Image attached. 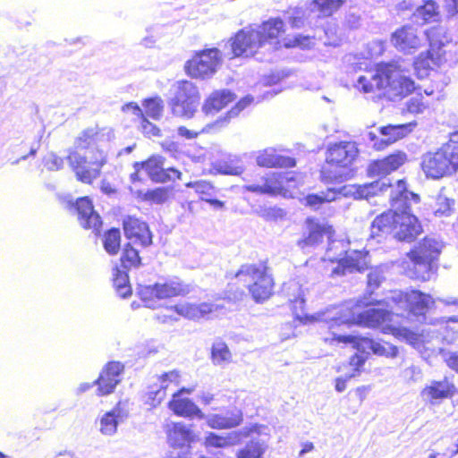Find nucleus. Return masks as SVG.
<instances>
[{"instance_id": "obj_64", "label": "nucleus", "mask_w": 458, "mask_h": 458, "mask_svg": "<svg viewBox=\"0 0 458 458\" xmlns=\"http://www.w3.org/2000/svg\"><path fill=\"white\" fill-rule=\"evenodd\" d=\"M123 111L127 112V113H132L133 114H135L139 117L143 115V113H142V110L140 109V107L133 102L124 105L123 106Z\"/></svg>"}, {"instance_id": "obj_59", "label": "nucleus", "mask_w": 458, "mask_h": 458, "mask_svg": "<svg viewBox=\"0 0 458 458\" xmlns=\"http://www.w3.org/2000/svg\"><path fill=\"white\" fill-rule=\"evenodd\" d=\"M146 199L156 203H163L167 199V191L164 188H157L146 192Z\"/></svg>"}, {"instance_id": "obj_53", "label": "nucleus", "mask_w": 458, "mask_h": 458, "mask_svg": "<svg viewBox=\"0 0 458 458\" xmlns=\"http://www.w3.org/2000/svg\"><path fill=\"white\" fill-rule=\"evenodd\" d=\"M307 11H304L302 8L296 7L293 9H290L286 13H291L292 15L288 17L289 22L293 28H301L305 24V20L303 18V13H306ZM309 13V10H308Z\"/></svg>"}, {"instance_id": "obj_10", "label": "nucleus", "mask_w": 458, "mask_h": 458, "mask_svg": "<svg viewBox=\"0 0 458 458\" xmlns=\"http://www.w3.org/2000/svg\"><path fill=\"white\" fill-rule=\"evenodd\" d=\"M191 291L190 284L183 283L178 277H173L154 284L140 285L139 294L146 307L156 309L159 300L185 296Z\"/></svg>"}, {"instance_id": "obj_21", "label": "nucleus", "mask_w": 458, "mask_h": 458, "mask_svg": "<svg viewBox=\"0 0 458 458\" xmlns=\"http://www.w3.org/2000/svg\"><path fill=\"white\" fill-rule=\"evenodd\" d=\"M128 417L126 404L119 402L111 411L106 412L99 420V430L105 436H113L117 427Z\"/></svg>"}, {"instance_id": "obj_35", "label": "nucleus", "mask_w": 458, "mask_h": 458, "mask_svg": "<svg viewBox=\"0 0 458 458\" xmlns=\"http://www.w3.org/2000/svg\"><path fill=\"white\" fill-rule=\"evenodd\" d=\"M422 233V225L414 214L403 215V242H413Z\"/></svg>"}, {"instance_id": "obj_5", "label": "nucleus", "mask_w": 458, "mask_h": 458, "mask_svg": "<svg viewBox=\"0 0 458 458\" xmlns=\"http://www.w3.org/2000/svg\"><path fill=\"white\" fill-rule=\"evenodd\" d=\"M443 246L437 238L426 236L406 253V261L403 264L405 276L423 282L430 280L437 270V261Z\"/></svg>"}, {"instance_id": "obj_17", "label": "nucleus", "mask_w": 458, "mask_h": 458, "mask_svg": "<svg viewBox=\"0 0 458 458\" xmlns=\"http://www.w3.org/2000/svg\"><path fill=\"white\" fill-rule=\"evenodd\" d=\"M408 319L419 323L426 321V313L434 303L432 298L420 291L411 290L405 293Z\"/></svg>"}, {"instance_id": "obj_7", "label": "nucleus", "mask_w": 458, "mask_h": 458, "mask_svg": "<svg viewBox=\"0 0 458 458\" xmlns=\"http://www.w3.org/2000/svg\"><path fill=\"white\" fill-rule=\"evenodd\" d=\"M200 93L191 81L181 80L172 84L169 89L167 105L173 115L191 119L198 111Z\"/></svg>"}, {"instance_id": "obj_12", "label": "nucleus", "mask_w": 458, "mask_h": 458, "mask_svg": "<svg viewBox=\"0 0 458 458\" xmlns=\"http://www.w3.org/2000/svg\"><path fill=\"white\" fill-rule=\"evenodd\" d=\"M222 64L221 51L216 47L196 53L185 64L191 78L207 79L213 76Z\"/></svg>"}, {"instance_id": "obj_56", "label": "nucleus", "mask_w": 458, "mask_h": 458, "mask_svg": "<svg viewBox=\"0 0 458 458\" xmlns=\"http://www.w3.org/2000/svg\"><path fill=\"white\" fill-rule=\"evenodd\" d=\"M259 216L266 220H277L284 216L285 213L282 208L276 207L264 208L259 212Z\"/></svg>"}, {"instance_id": "obj_50", "label": "nucleus", "mask_w": 458, "mask_h": 458, "mask_svg": "<svg viewBox=\"0 0 458 458\" xmlns=\"http://www.w3.org/2000/svg\"><path fill=\"white\" fill-rule=\"evenodd\" d=\"M186 187L192 188L201 197H212L215 192L214 186L207 181H196L186 183Z\"/></svg>"}, {"instance_id": "obj_20", "label": "nucleus", "mask_w": 458, "mask_h": 458, "mask_svg": "<svg viewBox=\"0 0 458 458\" xmlns=\"http://www.w3.org/2000/svg\"><path fill=\"white\" fill-rule=\"evenodd\" d=\"M123 230L131 243L148 247L152 244L148 225L140 219L129 216L123 221Z\"/></svg>"}, {"instance_id": "obj_44", "label": "nucleus", "mask_w": 458, "mask_h": 458, "mask_svg": "<svg viewBox=\"0 0 458 458\" xmlns=\"http://www.w3.org/2000/svg\"><path fill=\"white\" fill-rule=\"evenodd\" d=\"M212 360L216 365L229 363L232 360V354L228 346L224 342H216L212 346Z\"/></svg>"}, {"instance_id": "obj_24", "label": "nucleus", "mask_w": 458, "mask_h": 458, "mask_svg": "<svg viewBox=\"0 0 458 458\" xmlns=\"http://www.w3.org/2000/svg\"><path fill=\"white\" fill-rule=\"evenodd\" d=\"M195 439V434L191 427L183 423H172L167 429L168 444L174 448L189 446Z\"/></svg>"}, {"instance_id": "obj_1", "label": "nucleus", "mask_w": 458, "mask_h": 458, "mask_svg": "<svg viewBox=\"0 0 458 458\" xmlns=\"http://www.w3.org/2000/svg\"><path fill=\"white\" fill-rule=\"evenodd\" d=\"M392 313L380 308H370L356 314L349 306H333L311 316L312 321L322 324L321 327L328 329V336L324 337L325 342L352 344L354 348L364 353L372 352L377 355H396L398 349L389 344L386 345L368 337H359L352 335H345V329L357 324L367 327H377L383 326L386 334H391L395 337L401 336V328L387 325L391 320Z\"/></svg>"}, {"instance_id": "obj_25", "label": "nucleus", "mask_w": 458, "mask_h": 458, "mask_svg": "<svg viewBox=\"0 0 458 458\" xmlns=\"http://www.w3.org/2000/svg\"><path fill=\"white\" fill-rule=\"evenodd\" d=\"M326 229L325 225L312 218H307L306 232L303 233V237L297 242L298 246L304 250L309 247L318 245L322 242Z\"/></svg>"}, {"instance_id": "obj_47", "label": "nucleus", "mask_w": 458, "mask_h": 458, "mask_svg": "<svg viewBox=\"0 0 458 458\" xmlns=\"http://www.w3.org/2000/svg\"><path fill=\"white\" fill-rule=\"evenodd\" d=\"M133 243L129 242L124 250L121 258L122 266L123 268L137 267L140 265V258L139 251L132 246Z\"/></svg>"}, {"instance_id": "obj_16", "label": "nucleus", "mask_w": 458, "mask_h": 458, "mask_svg": "<svg viewBox=\"0 0 458 458\" xmlns=\"http://www.w3.org/2000/svg\"><path fill=\"white\" fill-rule=\"evenodd\" d=\"M290 175V173H268L261 178L259 182L247 184L244 189L258 194L277 195L284 189V183L293 179Z\"/></svg>"}, {"instance_id": "obj_61", "label": "nucleus", "mask_w": 458, "mask_h": 458, "mask_svg": "<svg viewBox=\"0 0 458 458\" xmlns=\"http://www.w3.org/2000/svg\"><path fill=\"white\" fill-rule=\"evenodd\" d=\"M383 279H384V276L380 271H378V270L371 271L368 275L369 287L371 288L372 290L377 288L380 285Z\"/></svg>"}, {"instance_id": "obj_43", "label": "nucleus", "mask_w": 458, "mask_h": 458, "mask_svg": "<svg viewBox=\"0 0 458 458\" xmlns=\"http://www.w3.org/2000/svg\"><path fill=\"white\" fill-rule=\"evenodd\" d=\"M114 286L116 293L122 298H127L131 294V287L129 284V276L125 271L119 269L115 270L114 274Z\"/></svg>"}, {"instance_id": "obj_3", "label": "nucleus", "mask_w": 458, "mask_h": 458, "mask_svg": "<svg viewBox=\"0 0 458 458\" xmlns=\"http://www.w3.org/2000/svg\"><path fill=\"white\" fill-rule=\"evenodd\" d=\"M284 32V21L279 18L245 27L231 38L232 54L234 57H250L261 48L278 49L281 46L278 38Z\"/></svg>"}, {"instance_id": "obj_58", "label": "nucleus", "mask_w": 458, "mask_h": 458, "mask_svg": "<svg viewBox=\"0 0 458 458\" xmlns=\"http://www.w3.org/2000/svg\"><path fill=\"white\" fill-rule=\"evenodd\" d=\"M213 167L216 172L224 174H238L242 172L241 167L233 166L222 161L215 162Z\"/></svg>"}, {"instance_id": "obj_49", "label": "nucleus", "mask_w": 458, "mask_h": 458, "mask_svg": "<svg viewBox=\"0 0 458 458\" xmlns=\"http://www.w3.org/2000/svg\"><path fill=\"white\" fill-rule=\"evenodd\" d=\"M265 447L258 442H250L238 454V458H263Z\"/></svg>"}, {"instance_id": "obj_18", "label": "nucleus", "mask_w": 458, "mask_h": 458, "mask_svg": "<svg viewBox=\"0 0 458 458\" xmlns=\"http://www.w3.org/2000/svg\"><path fill=\"white\" fill-rule=\"evenodd\" d=\"M357 155L358 148L354 142L340 141L328 147L326 160L328 164L346 167L353 162Z\"/></svg>"}, {"instance_id": "obj_19", "label": "nucleus", "mask_w": 458, "mask_h": 458, "mask_svg": "<svg viewBox=\"0 0 458 458\" xmlns=\"http://www.w3.org/2000/svg\"><path fill=\"white\" fill-rule=\"evenodd\" d=\"M72 208L78 215V220L81 225L85 229H92L98 233L102 225L100 216L94 210L91 200L88 197H83L72 204Z\"/></svg>"}, {"instance_id": "obj_54", "label": "nucleus", "mask_w": 458, "mask_h": 458, "mask_svg": "<svg viewBox=\"0 0 458 458\" xmlns=\"http://www.w3.org/2000/svg\"><path fill=\"white\" fill-rule=\"evenodd\" d=\"M289 289H293V291L298 292L297 295L289 296V301L293 303L294 311L296 312L298 309L302 310L305 301L299 284L296 282H292L289 285Z\"/></svg>"}, {"instance_id": "obj_29", "label": "nucleus", "mask_w": 458, "mask_h": 458, "mask_svg": "<svg viewBox=\"0 0 458 458\" xmlns=\"http://www.w3.org/2000/svg\"><path fill=\"white\" fill-rule=\"evenodd\" d=\"M234 97V94L229 89L215 90L205 100L202 106V111L206 114L217 113L233 101Z\"/></svg>"}, {"instance_id": "obj_45", "label": "nucleus", "mask_w": 458, "mask_h": 458, "mask_svg": "<svg viewBox=\"0 0 458 458\" xmlns=\"http://www.w3.org/2000/svg\"><path fill=\"white\" fill-rule=\"evenodd\" d=\"M121 233L119 229L112 228L104 235V248L110 255L116 254L120 250Z\"/></svg>"}, {"instance_id": "obj_11", "label": "nucleus", "mask_w": 458, "mask_h": 458, "mask_svg": "<svg viewBox=\"0 0 458 458\" xmlns=\"http://www.w3.org/2000/svg\"><path fill=\"white\" fill-rule=\"evenodd\" d=\"M339 246L344 247V243L332 242L326 253V259L332 262L337 261L336 267L332 269V276H344L347 272L352 273L365 269L367 267V252L356 250H342L337 256H335L333 250Z\"/></svg>"}, {"instance_id": "obj_2", "label": "nucleus", "mask_w": 458, "mask_h": 458, "mask_svg": "<svg viewBox=\"0 0 458 458\" xmlns=\"http://www.w3.org/2000/svg\"><path fill=\"white\" fill-rule=\"evenodd\" d=\"M111 131L98 126L84 130L75 141V149L70 151L67 160L79 181L84 183L98 177L106 156L100 144L108 141Z\"/></svg>"}, {"instance_id": "obj_60", "label": "nucleus", "mask_w": 458, "mask_h": 458, "mask_svg": "<svg viewBox=\"0 0 458 458\" xmlns=\"http://www.w3.org/2000/svg\"><path fill=\"white\" fill-rule=\"evenodd\" d=\"M407 106V113L411 114H419L423 111L425 108L424 105L422 104L420 97H412L410 98V100L406 103Z\"/></svg>"}, {"instance_id": "obj_52", "label": "nucleus", "mask_w": 458, "mask_h": 458, "mask_svg": "<svg viewBox=\"0 0 458 458\" xmlns=\"http://www.w3.org/2000/svg\"><path fill=\"white\" fill-rule=\"evenodd\" d=\"M385 51V43L382 40L375 39L367 44L365 57L375 58L381 55Z\"/></svg>"}, {"instance_id": "obj_9", "label": "nucleus", "mask_w": 458, "mask_h": 458, "mask_svg": "<svg viewBox=\"0 0 458 458\" xmlns=\"http://www.w3.org/2000/svg\"><path fill=\"white\" fill-rule=\"evenodd\" d=\"M235 277L248 287L253 300L257 302L264 301L272 293L273 279L267 274L265 267L243 265L236 273Z\"/></svg>"}, {"instance_id": "obj_15", "label": "nucleus", "mask_w": 458, "mask_h": 458, "mask_svg": "<svg viewBox=\"0 0 458 458\" xmlns=\"http://www.w3.org/2000/svg\"><path fill=\"white\" fill-rule=\"evenodd\" d=\"M140 166L148 176L156 182H166L181 178V172L174 167H164V160L160 156H153L146 162L135 163L134 168Z\"/></svg>"}, {"instance_id": "obj_8", "label": "nucleus", "mask_w": 458, "mask_h": 458, "mask_svg": "<svg viewBox=\"0 0 458 458\" xmlns=\"http://www.w3.org/2000/svg\"><path fill=\"white\" fill-rule=\"evenodd\" d=\"M356 87L365 93L375 89H387L394 96L401 95V68L397 62L384 63L377 66L375 73L360 76Z\"/></svg>"}, {"instance_id": "obj_48", "label": "nucleus", "mask_w": 458, "mask_h": 458, "mask_svg": "<svg viewBox=\"0 0 458 458\" xmlns=\"http://www.w3.org/2000/svg\"><path fill=\"white\" fill-rule=\"evenodd\" d=\"M420 44V40L417 35L415 29L403 26V54L407 55L406 48H417Z\"/></svg>"}, {"instance_id": "obj_32", "label": "nucleus", "mask_w": 458, "mask_h": 458, "mask_svg": "<svg viewBox=\"0 0 458 458\" xmlns=\"http://www.w3.org/2000/svg\"><path fill=\"white\" fill-rule=\"evenodd\" d=\"M180 374L177 370L165 372L157 377L159 388L148 392V398L151 399V405H158L165 397V390L170 383L179 384Z\"/></svg>"}, {"instance_id": "obj_37", "label": "nucleus", "mask_w": 458, "mask_h": 458, "mask_svg": "<svg viewBox=\"0 0 458 458\" xmlns=\"http://www.w3.org/2000/svg\"><path fill=\"white\" fill-rule=\"evenodd\" d=\"M240 440V435L237 432H231L225 436H219L209 432L205 437L206 447L224 448L233 445Z\"/></svg>"}, {"instance_id": "obj_22", "label": "nucleus", "mask_w": 458, "mask_h": 458, "mask_svg": "<svg viewBox=\"0 0 458 458\" xmlns=\"http://www.w3.org/2000/svg\"><path fill=\"white\" fill-rule=\"evenodd\" d=\"M191 393V390L182 388L177 393L173 394V399L169 402L168 406L175 414L187 418H199L203 419L205 415L200 409L190 399L182 398L180 394L182 393Z\"/></svg>"}, {"instance_id": "obj_46", "label": "nucleus", "mask_w": 458, "mask_h": 458, "mask_svg": "<svg viewBox=\"0 0 458 458\" xmlns=\"http://www.w3.org/2000/svg\"><path fill=\"white\" fill-rule=\"evenodd\" d=\"M142 105L147 115L155 120L161 118L164 111V101L160 97L156 96L147 98L143 101Z\"/></svg>"}, {"instance_id": "obj_40", "label": "nucleus", "mask_w": 458, "mask_h": 458, "mask_svg": "<svg viewBox=\"0 0 458 458\" xmlns=\"http://www.w3.org/2000/svg\"><path fill=\"white\" fill-rule=\"evenodd\" d=\"M420 195L408 190L404 180H403V215L413 214L420 209Z\"/></svg>"}, {"instance_id": "obj_57", "label": "nucleus", "mask_w": 458, "mask_h": 458, "mask_svg": "<svg viewBox=\"0 0 458 458\" xmlns=\"http://www.w3.org/2000/svg\"><path fill=\"white\" fill-rule=\"evenodd\" d=\"M140 118L141 120L139 128L144 135L147 137L159 135L160 130L155 124L144 118L143 115L140 116Z\"/></svg>"}, {"instance_id": "obj_38", "label": "nucleus", "mask_w": 458, "mask_h": 458, "mask_svg": "<svg viewBox=\"0 0 458 458\" xmlns=\"http://www.w3.org/2000/svg\"><path fill=\"white\" fill-rule=\"evenodd\" d=\"M388 185H386V182L376 181L371 183H367L363 185H359L355 191L352 192L355 198L357 199H369L371 196L377 195V192L383 191L386 188H387ZM352 193L351 191H347L346 189L342 191L341 194L343 195H348Z\"/></svg>"}, {"instance_id": "obj_4", "label": "nucleus", "mask_w": 458, "mask_h": 458, "mask_svg": "<svg viewBox=\"0 0 458 458\" xmlns=\"http://www.w3.org/2000/svg\"><path fill=\"white\" fill-rule=\"evenodd\" d=\"M427 35L429 50L426 55L420 54L413 62L414 72L419 79L426 78L434 67L445 64L453 66L458 63L454 47L443 28L431 29Z\"/></svg>"}, {"instance_id": "obj_28", "label": "nucleus", "mask_w": 458, "mask_h": 458, "mask_svg": "<svg viewBox=\"0 0 458 458\" xmlns=\"http://www.w3.org/2000/svg\"><path fill=\"white\" fill-rule=\"evenodd\" d=\"M207 424L216 429L232 428L242 421V413L238 409L227 411L225 414H212L206 417Z\"/></svg>"}, {"instance_id": "obj_55", "label": "nucleus", "mask_w": 458, "mask_h": 458, "mask_svg": "<svg viewBox=\"0 0 458 458\" xmlns=\"http://www.w3.org/2000/svg\"><path fill=\"white\" fill-rule=\"evenodd\" d=\"M44 165L49 171H58L64 166V159L55 153H49L44 157Z\"/></svg>"}, {"instance_id": "obj_36", "label": "nucleus", "mask_w": 458, "mask_h": 458, "mask_svg": "<svg viewBox=\"0 0 458 458\" xmlns=\"http://www.w3.org/2000/svg\"><path fill=\"white\" fill-rule=\"evenodd\" d=\"M253 101V98L250 96H247L242 98L234 107H233L230 111L227 112V114L218 118L215 123L208 124L204 129L203 131H209L211 129H221L222 127L225 126L229 120L233 117L237 116L241 111H242L245 107H247L251 102Z\"/></svg>"}, {"instance_id": "obj_23", "label": "nucleus", "mask_w": 458, "mask_h": 458, "mask_svg": "<svg viewBox=\"0 0 458 458\" xmlns=\"http://www.w3.org/2000/svg\"><path fill=\"white\" fill-rule=\"evenodd\" d=\"M379 132L381 137L373 131H369L366 135L369 143L377 150H382L401 139V125L383 126Z\"/></svg>"}, {"instance_id": "obj_6", "label": "nucleus", "mask_w": 458, "mask_h": 458, "mask_svg": "<svg viewBox=\"0 0 458 458\" xmlns=\"http://www.w3.org/2000/svg\"><path fill=\"white\" fill-rule=\"evenodd\" d=\"M421 165L427 176L434 179L454 173L458 169V131L437 152L426 154Z\"/></svg>"}, {"instance_id": "obj_27", "label": "nucleus", "mask_w": 458, "mask_h": 458, "mask_svg": "<svg viewBox=\"0 0 458 458\" xmlns=\"http://www.w3.org/2000/svg\"><path fill=\"white\" fill-rule=\"evenodd\" d=\"M213 304L208 302H202L199 304L182 302L169 307V310H174L179 316L187 319H199L205 318L207 315L213 311Z\"/></svg>"}, {"instance_id": "obj_63", "label": "nucleus", "mask_w": 458, "mask_h": 458, "mask_svg": "<svg viewBox=\"0 0 458 458\" xmlns=\"http://www.w3.org/2000/svg\"><path fill=\"white\" fill-rule=\"evenodd\" d=\"M445 361L449 368L458 372V351L450 352Z\"/></svg>"}, {"instance_id": "obj_34", "label": "nucleus", "mask_w": 458, "mask_h": 458, "mask_svg": "<svg viewBox=\"0 0 458 458\" xmlns=\"http://www.w3.org/2000/svg\"><path fill=\"white\" fill-rule=\"evenodd\" d=\"M454 386L446 377L440 381H432L424 390L423 394L431 400L447 398L453 395Z\"/></svg>"}, {"instance_id": "obj_30", "label": "nucleus", "mask_w": 458, "mask_h": 458, "mask_svg": "<svg viewBox=\"0 0 458 458\" xmlns=\"http://www.w3.org/2000/svg\"><path fill=\"white\" fill-rule=\"evenodd\" d=\"M346 0H312L309 6V19L327 18L337 12ZM311 23V21H309Z\"/></svg>"}, {"instance_id": "obj_14", "label": "nucleus", "mask_w": 458, "mask_h": 458, "mask_svg": "<svg viewBox=\"0 0 458 458\" xmlns=\"http://www.w3.org/2000/svg\"><path fill=\"white\" fill-rule=\"evenodd\" d=\"M124 366L119 361H110L102 369L98 377L94 381L98 386L97 394L99 396L112 394L116 386L122 381Z\"/></svg>"}, {"instance_id": "obj_51", "label": "nucleus", "mask_w": 458, "mask_h": 458, "mask_svg": "<svg viewBox=\"0 0 458 458\" xmlns=\"http://www.w3.org/2000/svg\"><path fill=\"white\" fill-rule=\"evenodd\" d=\"M311 43V38L310 37L301 35L295 36L293 38H284L283 41V45L286 48L295 47H299L301 48H310Z\"/></svg>"}, {"instance_id": "obj_41", "label": "nucleus", "mask_w": 458, "mask_h": 458, "mask_svg": "<svg viewBox=\"0 0 458 458\" xmlns=\"http://www.w3.org/2000/svg\"><path fill=\"white\" fill-rule=\"evenodd\" d=\"M428 331V330L424 328L421 330V333H417L403 327V340H405L407 344L417 349L419 352H421V349L425 347V344L429 343L424 335Z\"/></svg>"}, {"instance_id": "obj_33", "label": "nucleus", "mask_w": 458, "mask_h": 458, "mask_svg": "<svg viewBox=\"0 0 458 458\" xmlns=\"http://www.w3.org/2000/svg\"><path fill=\"white\" fill-rule=\"evenodd\" d=\"M400 165L401 155L398 152L372 163L369 167V173L370 175H386L398 169Z\"/></svg>"}, {"instance_id": "obj_26", "label": "nucleus", "mask_w": 458, "mask_h": 458, "mask_svg": "<svg viewBox=\"0 0 458 458\" xmlns=\"http://www.w3.org/2000/svg\"><path fill=\"white\" fill-rule=\"evenodd\" d=\"M256 161L259 166L264 167H293L296 164L294 158L282 156L273 148L259 152Z\"/></svg>"}, {"instance_id": "obj_62", "label": "nucleus", "mask_w": 458, "mask_h": 458, "mask_svg": "<svg viewBox=\"0 0 458 458\" xmlns=\"http://www.w3.org/2000/svg\"><path fill=\"white\" fill-rule=\"evenodd\" d=\"M444 8L450 17L458 14V0H444Z\"/></svg>"}, {"instance_id": "obj_39", "label": "nucleus", "mask_w": 458, "mask_h": 458, "mask_svg": "<svg viewBox=\"0 0 458 458\" xmlns=\"http://www.w3.org/2000/svg\"><path fill=\"white\" fill-rule=\"evenodd\" d=\"M345 188H340L338 190L330 188L327 191H321L318 194H309L305 198V203L307 206L317 209L324 202H331L336 199V196L342 193Z\"/></svg>"}, {"instance_id": "obj_42", "label": "nucleus", "mask_w": 458, "mask_h": 458, "mask_svg": "<svg viewBox=\"0 0 458 458\" xmlns=\"http://www.w3.org/2000/svg\"><path fill=\"white\" fill-rule=\"evenodd\" d=\"M454 200L449 199L442 192H440L437 198L433 207L434 215L437 217L449 216L454 212Z\"/></svg>"}, {"instance_id": "obj_13", "label": "nucleus", "mask_w": 458, "mask_h": 458, "mask_svg": "<svg viewBox=\"0 0 458 458\" xmlns=\"http://www.w3.org/2000/svg\"><path fill=\"white\" fill-rule=\"evenodd\" d=\"M400 221L401 216L393 210H388L377 216L371 224L370 239L377 240L379 242L382 238L394 233V237L401 241V231L398 230Z\"/></svg>"}, {"instance_id": "obj_31", "label": "nucleus", "mask_w": 458, "mask_h": 458, "mask_svg": "<svg viewBox=\"0 0 458 458\" xmlns=\"http://www.w3.org/2000/svg\"><path fill=\"white\" fill-rule=\"evenodd\" d=\"M440 18L439 5L434 0L426 1L411 14L412 22L420 26L428 22H437Z\"/></svg>"}]
</instances>
